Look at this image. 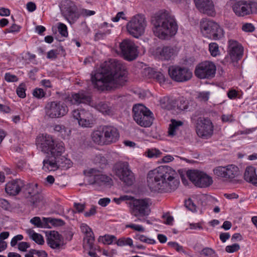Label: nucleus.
<instances>
[{"label": "nucleus", "instance_id": "1", "mask_svg": "<svg viewBox=\"0 0 257 257\" xmlns=\"http://www.w3.org/2000/svg\"><path fill=\"white\" fill-rule=\"evenodd\" d=\"M127 71L122 63L116 60L105 61L94 74L91 80L94 87L98 90H110L112 84L114 87L122 86L126 81Z\"/></svg>", "mask_w": 257, "mask_h": 257}, {"label": "nucleus", "instance_id": "2", "mask_svg": "<svg viewBox=\"0 0 257 257\" xmlns=\"http://www.w3.org/2000/svg\"><path fill=\"white\" fill-rule=\"evenodd\" d=\"M177 174L170 167L160 166L149 172L147 183L150 189L160 193L171 192L175 190L179 184L176 179Z\"/></svg>", "mask_w": 257, "mask_h": 257}, {"label": "nucleus", "instance_id": "3", "mask_svg": "<svg viewBox=\"0 0 257 257\" xmlns=\"http://www.w3.org/2000/svg\"><path fill=\"white\" fill-rule=\"evenodd\" d=\"M154 35L162 40L168 39L177 32L178 25L174 16L167 11L156 13L152 20Z\"/></svg>", "mask_w": 257, "mask_h": 257}, {"label": "nucleus", "instance_id": "4", "mask_svg": "<svg viewBox=\"0 0 257 257\" xmlns=\"http://www.w3.org/2000/svg\"><path fill=\"white\" fill-rule=\"evenodd\" d=\"M92 141L100 146L115 143L119 138V133L114 126L105 125L94 131L91 135Z\"/></svg>", "mask_w": 257, "mask_h": 257}, {"label": "nucleus", "instance_id": "5", "mask_svg": "<svg viewBox=\"0 0 257 257\" xmlns=\"http://www.w3.org/2000/svg\"><path fill=\"white\" fill-rule=\"evenodd\" d=\"M38 144L42 152L50 154L55 158L61 156L64 152L63 142L56 140L50 135H43Z\"/></svg>", "mask_w": 257, "mask_h": 257}, {"label": "nucleus", "instance_id": "6", "mask_svg": "<svg viewBox=\"0 0 257 257\" xmlns=\"http://www.w3.org/2000/svg\"><path fill=\"white\" fill-rule=\"evenodd\" d=\"M200 30L206 37L218 40L224 36L222 28L215 22L209 19L203 18L200 23Z\"/></svg>", "mask_w": 257, "mask_h": 257}, {"label": "nucleus", "instance_id": "7", "mask_svg": "<svg viewBox=\"0 0 257 257\" xmlns=\"http://www.w3.org/2000/svg\"><path fill=\"white\" fill-rule=\"evenodd\" d=\"M133 116L134 120L142 127H150L154 120L153 113L145 106L138 104L134 105Z\"/></svg>", "mask_w": 257, "mask_h": 257}, {"label": "nucleus", "instance_id": "8", "mask_svg": "<svg viewBox=\"0 0 257 257\" xmlns=\"http://www.w3.org/2000/svg\"><path fill=\"white\" fill-rule=\"evenodd\" d=\"M113 171L123 183L128 186L135 182L134 173L131 170L129 164L126 161H118L113 166Z\"/></svg>", "mask_w": 257, "mask_h": 257}, {"label": "nucleus", "instance_id": "9", "mask_svg": "<svg viewBox=\"0 0 257 257\" xmlns=\"http://www.w3.org/2000/svg\"><path fill=\"white\" fill-rule=\"evenodd\" d=\"M131 214L137 217L139 220L149 215L151 212V199L149 198L134 199L130 202Z\"/></svg>", "mask_w": 257, "mask_h": 257}, {"label": "nucleus", "instance_id": "10", "mask_svg": "<svg viewBox=\"0 0 257 257\" xmlns=\"http://www.w3.org/2000/svg\"><path fill=\"white\" fill-rule=\"evenodd\" d=\"M232 9L238 17L257 14V2L253 1H234L232 3Z\"/></svg>", "mask_w": 257, "mask_h": 257}, {"label": "nucleus", "instance_id": "11", "mask_svg": "<svg viewBox=\"0 0 257 257\" xmlns=\"http://www.w3.org/2000/svg\"><path fill=\"white\" fill-rule=\"evenodd\" d=\"M147 23L145 16L138 14L134 16L126 25V30L128 33L138 38L143 35Z\"/></svg>", "mask_w": 257, "mask_h": 257}, {"label": "nucleus", "instance_id": "12", "mask_svg": "<svg viewBox=\"0 0 257 257\" xmlns=\"http://www.w3.org/2000/svg\"><path fill=\"white\" fill-rule=\"evenodd\" d=\"M186 176L196 187L206 188L213 183L212 177L203 171L197 170H189L186 172Z\"/></svg>", "mask_w": 257, "mask_h": 257}, {"label": "nucleus", "instance_id": "13", "mask_svg": "<svg viewBox=\"0 0 257 257\" xmlns=\"http://www.w3.org/2000/svg\"><path fill=\"white\" fill-rule=\"evenodd\" d=\"M45 109L47 115L52 118L62 117L68 112L67 105L58 100L48 102Z\"/></svg>", "mask_w": 257, "mask_h": 257}, {"label": "nucleus", "instance_id": "14", "mask_svg": "<svg viewBox=\"0 0 257 257\" xmlns=\"http://www.w3.org/2000/svg\"><path fill=\"white\" fill-rule=\"evenodd\" d=\"M59 7L62 15L70 23H74L80 17L77 7L72 1L63 0Z\"/></svg>", "mask_w": 257, "mask_h": 257}, {"label": "nucleus", "instance_id": "15", "mask_svg": "<svg viewBox=\"0 0 257 257\" xmlns=\"http://www.w3.org/2000/svg\"><path fill=\"white\" fill-rule=\"evenodd\" d=\"M214 125L210 118L199 117L196 121V132L198 136L203 139H208L213 134Z\"/></svg>", "mask_w": 257, "mask_h": 257}, {"label": "nucleus", "instance_id": "16", "mask_svg": "<svg viewBox=\"0 0 257 257\" xmlns=\"http://www.w3.org/2000/svg\"><path fill=\"white\" fill-rule=\"evenodd\" d=\"M216 71V67L214 63L206 61L197 65L194 73L198 78L211 79L215 76Z\"/></svg>", "mask_w": 257, "mask_h": 257}, {"label": "nucleus", "instance_id": "17", "mask_svg": "<svg viewBox=\"0 0 257 257\" xmlns=\"http://www.w3.org/2000/svg\"><path fill=\"white\" fill-rule=\"evenodd\" d=\"M168 73L171 78L177 82H186L192 77V72L188 68L173 66L169 68Z\"/></svg>", "mask_w": 257, "mask_h": 257}, {"label": "nucleus", "instance_id": "18", "mask_svg": "<svg viewBox=\"0 0 257 257\" xmlns=\"http://www.w3.org/2000/svg\"><path fill=\"white\" fill-rule=\"evenodd\" d=\"M72 115L82 127H91L95 123L93 114L84 109H74L72 112Z\"/></svg>", "mask_w": 257, "mask_h": 257}, {"label": "nucleus", "instance_id": "19", "mask_svg": "<svg viewBox=\"0 0 257 257\" xmlns=\"http://www.w3.org/2000/svg\"><path fill=\"white\" fill-rule=\"evenodd\" d=\"M119 48L125 60L132 61L138 57L137 47L133 41L124 39L120 43Z\"/></svg>", "mask_w": 257, "mask_h": 257}, {"label": "nucleus", "instance_id": "20", "mask_svg": "<svg viewBox=\"0 0 257 257\" xmlns=\"http://www.w3.org/2000/svg\"><path fill=\"white\" fill-rule=\"evenodd\" d=\"M228 52L230 59V62H237L240 60L243 54V48L237 41L230 40L228 41Z\"/></svg>", "mask_w": 257, "mask_h": 257}, {"label": "nucleus", "instance_id": "21", "mask_svg": "<svg viewBox=\"0 0 257 257\" xmlns=\"http://www.w3.org/2000/svg\"><path fill=\"white\" fill-rule=\"evenodd\" d=\"M91 98L89 95L82 92L72 94L64 98V101L68 104H74L80 103L88 104L91 102Z\"/></svg>", "mask_w": 257, "mask_h": 257}, {"label": "nucleus", "instance_id": "22", "mask_svg": "<svg viewBox=\"0 0 257 257\" xmlns=\"http://www.w3.org/2000/svg\"><path fill=\"white\" fill-rule=\"evenodd\" d=\"M24 182L21 179L9 181L6 184L5 191L10 196H16L22 190Z\"/></svg>", "mask_w": 257, "mask_h": 257}, {"label": "nucleus", "instance_id": "23", "mask_svg": "<svg viewBox=\"0 0 257 257\" xmlns=\"http://www.w3.org/2000/svg\"><path fill=\"white\" fill-rule=\"evenodd\" d=\"M197 9L201 12L208 16L214 13V5L211 0H194Z\"/></svg>", "mask_w": 257, "mask_h": 257}, {"label": "nucleus", "instance_id": "24", "mask_svg": "<svg viewBox=\"0 0 257 257\" xmlns=\"http://www.w3.org/2000/svg\"><path fill=\"white\" fill-rule=\"evenodd\" d=\"M48 245L53 249H60L63 244V238L58 232L51 231L47 238Z\"/></svg>", "mask_w": 257, "mask_h": 257}, {"label": "nucleus", "instance_id": "25", "mask_svg": "<svg viewBox=\"0 0 257 257\" xmlns=\"http://www.w3.org/2000/svg\"><path fill=\"white\" fill-rule=\"evenodd\" d=\"M155 56L162 60H169L174 55L175 50L170 46L157 47L155 52Z\"/></svg>", "mask_w": 257, "mask_h": 257}, {"label": "nucleus", "instance_id": "26", "mask_svg": "<svg viewBox=\"0 0 257 257\" xmlns=\"http://www.w3.org/2000/svg\"><path fill=\"white\" fill-rule=\"evenodd\" d=\"M244 179L246 182L257 186V174L254 167L249 166L246 168L244 173Z\"/></svg>", "mask_w": 257, "mask_h": 257}, {"label": "nucleus", "instance_id": "27", "mask_svg": "<svg viewBox=\"0 0 257 257\" xmlns=\"http://www.w3.org/2000/svg\"><path fill=\"white\" fill-rule=\"evenodd\" d=\"M239 174V168L234 165H228L226 166L225 180L229 181L236 182L235 179Z\"/></svg>", "mask_w": 257, "mask_h": 257}, {"label": "nucleus", "instance_id": "28", "mask_svg": "<svg viewBox=\"0 0 257 257\" xmlns=\"http://www.w3.org/2000/svg\"><path fill=\"white\" fill-rule=\"evenodd\" d=\"M112 181L110 177L100 173L98 175H95V177H93L90 181L92 184H97L99 186L110 184Z\"/></svg>", "mask_w": 257, "mask_h": 257}, {"label": "nucleus", "instance_id": "29", "mask_svg": "<svg viewBox=\"0 0 257 257\" xmlns=\"http://www.w3.org/2000/svg\"><path fill=\"white\" fill-rule=\"evenodd\" d=\"M95 108L105 115H112L113 111L110 106L104 102H100L95 104Z\"/></svg>", "mask_w": 257, "mask_h": 257}, {"label": "nucleus", "instance_id": "30", "mask_svg": "<svg viewBox=\"0 0 257 257\" xmlns=\"http://www.w3.org/2000/svg\"><path fill=\"white\" fill-rule=\"evenodd\" d=\"M54 160H50L49 159H45L43 161V169L46 172L54 171L57 169L58 167L57 165V158H54Z\"/></svg>", "mask_w": 257, "mask_h": 257}, {"label": "nucleus", "instance_id": "31", "mask_svg": "<svg viewBox=\"0 0 257 257\" xmlns=\"http://www.w3.org/2000/svg\"><path fill=\"white\" fill-rule=\"evenodd\" d=\"M148 71L149 77L156 79L160 84H163L166 81V78L162 73L155 71L152 69H148Z\"/></svg>", "mask_w": 257, "mask_h": 257}, {"label": "nucleus", "instance_id": "32", "mask_svg": "<svg viewBox=\"0 0 257 257\" xmlns=\"http://www.w3.org/2000/svg\"><path fill=\"white\" fill-rule=\"evenodd\" d=\"M23 192L24 195L27 198H30L33 196L34 194L38 193L37 189L35 187L33 184H27L24 186L22 188Z\"/></svg>", "mask_w": 257, "mask_h": 257}, {"label": "nucleus", "instance_id": "33", "mask_svg": "<svg viewBox=\"0 0 257 257\" xmlns=\"http://www.w3.org/2000/svg\"><path fill=\"white\" fill-rule=\"evenodd\" d=\"M29 199L31 205L34 207H39L43 204V197L38 192L34 194Z\"/></svg>", "mask_w": 257, "mask_h": 257}, {"label": "nucleus", "instance_id": "34", "mask_svg": "<svg viewBox=\"0 0 257 257\" xmlns=\"http://www.w3.org/2000/svg\"><path fill=\"white\" fill-rule=\"evenodd\" d=\"M93 161L95 164L99 165L101 168H103L108 164V161L106 158L100 154L96 155Z\"/></svg>", "mask_w": 257, "mask_h": 257}, {"label": "nucleus", "instance_id": "35", "mask_svg": "<svg viewBox=\"0 0 257 257\" xmlns=\"http://www.w3.org/2000/svg\"><path fill=\"white\" fill-rule=\"evenodd\" d=\"M182 124L183 122L181 121H177L175 119H172L171 123L170 124L169 127V136H175L176 134V130L178 128V127L182 125Z\"/></svg>", "mask_w": 257, "mask_h": 257}, {"label": "nucleus", "instance_id": "36", "mask_svg": "<svg viewBox=\"0 0 257 257\" xmlns=\"http://www.w3.org/2000/svg\"><path fill=\"white\" fill-rule=\"evenodd\" d=\"M30 222L39 228H47V222L44 220V217L41 220L40 217H34L30 220Z\"/></svg>", "mask_w": 257, "mask_h": 257}, {"label": "nucleus", "instance_id": "37", "mask_svg": "<svg viewBox=\"0 0 257 257\" xmlns=\"http://www.w3.org/2000/svg\"><path fill=\"white\" fill-rule=\"evenodd\" d=\"M25 257H47L48 254L44 250H39L34 249H31L29 253L25 255Z\"/></svg>", "mask_w": 257, "mask_h": 257}, {"label": "nucleus", "instance_id": "38", "mask_svg": "<svg viewBox=\"0 0 257 257\" xmlns=\"http://www.w3.org/2000/svg\"><path fill=\"white\" fill-rule=\"evenodd\" d=\"M44 220L47 221V228L49 227V223H51L54 226H62L65 224V222L61 219L53 218L51 217H44Z\"/></svg>", "mask_w": 257, "mask_h": 257}, {"label": "nucleus", "instance_id": "39", "mask_svg": "<svg viewBox=\"0 0 257 257\" xmlns=\"http://www.w3.org/2000/svg\"><path fill=\"white\" fill-rule=\"evenodd\" d=\"M54 130L60 133L64 137L69 136L71 133V131L62 124L56 125L54 127Z\"/></svg>", "mask_w": 257, "mask_h": 257}, {"label": "nucleus", "instance_id": "40", "mask_svg": "<svg viewBox=\"0 0 257 257\" xmlns=\"http://www.w3.org/2000/svg\"><path fill=\"white\" fill-rule=\"evenodd\" d=\"M209 51L213 57H216L220 55L218 45L216 43H211L208 46Z\"/></svg>", "mask_w": 257, "mask_h": 257}, {"label": "nucleus", "instance_id": "41", "mask_svg": "<svg viewBox=\"0 0 257 257\" xmlns=\"http://www.w3.org/2000/svg\"><path fill=\"white\" fill-rule=\"evenodd\" d=\"M176 106L177 109L184 110L188 108V102L184 97H180L176 101Z\"/></svg>", "mask_w": 257, "mask_h": 257}, {"label": "nucleus", "instance_id": "42", "mask_svg": "<svg viewBox=\"0 0 257 257\" xmlns=\"http://www.w3.org/2000/svg\"><path fill=\"white\" fill-rule=\"evenodd\" d=\"M226 166H218L215 167L213 171L217 177L224 178L225 179Z\"/></svg>", "mask_w": 257, "mask_h": 257}, {"label": "nucleus", "instance_id": "43", "mask_svg": "<svg viewBox=\"0 0 257 257\" xmlns=\"http://www.w3.org/2000/svg\"><path fill=\"white\" fill-rule=\"evenodd\" d=\"M145 153L146 156L150 158L159 157L161 154L160 151L157 149H148Z\"/></svg>", "mask_w": 257, "mask_h": 257}, {"label": "nucleus", "instance_id": "44", "mask_svg": "<svg viewBox=\"0 0 257 257\" xmlns=\"http://www.w3.org/2000/svg\"><path fill=\"white\" fill-rule=\"evenodd\" d=\"M135 238L140 240L141 241L146 242L148 244H153L156 241L154 239L149 238L143 234H137L135 236Z\"/></svg>", "mask_w": 257, "mask_h": 257}, {"label": "nucleus", "instance_id": "45", "mask_svg": "<svg viewBox=\"0 0 257 257\" xmlns=\"http://www.w3.org/2000/svg\"><path fill=\"white\" fill-rule=\"evenodd\" d=\"M94 241V236L93 234L86 235L84 238V242L86 243L90 249H93Z\"/></svg>", "mask_w": 257, "mask_h": 257}, {"label": "nucleus", "instance_id": "46", "mask_svg": "<svg viewBox=\"0 0 257 257\" xmlns=\"http://www.w3.org/2000/svg\"><path fill=\"white\" fill-rule=\"evenodd\" d=\"M111 32L110 30H107L106 31L99 30L95 34L94 39L96 41L99 40L101 39H103L108 34H109Z\"/></svg>", "mask_w": 257, "mask_h": 257}, {"label": "nucleus", "instance_id": "47", "mask_svg": "<svg viewBox=\"0 0 257 257\" xmlns=\"http://www.w3.org/2000/svg\"><path fill=\"white\" fill-rule=\"evenodd\" d=\"M26 86L24 83H21L17 88L16 92L19 97L24 98L26 97Z\"/></svg>", "mask_w": 257, "mask_h": 257}, {"label": "nucleus", "instance_id": "48", "mask_svg": "<svg viewBox=\"0 0 257 257\" xmlns=\"http://www.w3.org/2000/svg\"><path fill=\"white\" fill-rule=\"evenodd\" d=\"M184 205L188 210L192 212H196L197 211V207L191 199L185 200Z\"/></svg>", "mask_w": 257, "mask_h": 257}, {"label": "nucleus", "instance_id": "49", "mask_svg": "<svg viewBox=\"0 0 257 257\" xmlns=\"http://www.w3.org/2000/svg\"><path fill=\"white\" fill-rule=\"evenodd\" d=\"M32 238L33 240H34L37 243L42 245L44 243V240L42 235L34 232L32 235Z\"/></svg>", "mask_w": 257, "mask_h": 257}, {"label": "nucleus", "instance_id": "50", "mask_svg": "<svg viewBox=\"0 0 257 257\" xmlns=\"http://www.w3.org/2000/svg\"><path fill=\"white\" fill-rule=\"evenodd\" d=\"M58 29L59 33L63 37H66L68 36L67 28L66 26L63 23H59Z\"/></svg>", "mask_w": 257, "mask_h": 257}, {"label": "nucleus", "instance_id": "51", "mask_svg": "<svg viewBox=\"0 0 257 257\" xmlns=\"http://www.w3.org/2000/svg\"><path fill=\"white\" fill-rule=\"evenodd\" d=\"M240 249V245L237 243L227 245L225 247V251L229 253L236 252Z\"/></svg>", "mask_w": 257, "mask_h": 257}, {"label": "nucleus", "instance_id": "52", "mask_svg": "<svg viewBox=\"0 0 257 257\" xmlns=\"http://www.w3.org/2000/svg\"><path fill=\"white\" fill-rule=\"evenodd\" d=\"M33 94L35 97L40 99L45 96L46 93L42 88H35L33 91Z\"/></svg>", "mask_w": 257, "mask_h": 257}, {"label": "nucleus", "instance_id": "53", "mask_svg": "<svg viewBox=\"0 0 257 257\" xmlns=\"http://www.w3.org/2000/svg\"><path fill=\"white\" fill-rule=\"evenodd\" d=\"M209 92H200L198 93L197 98L199 101L206 102L209 98Z\"/></svg>", "mask_w": 257, "mask_h": 257}, {"label": "nucleus", "instance_id": "54", "mask_svg": "<svg viewBox=\"0 0 257 257\" xmlns=\"http://www.w3.org/2000/svg\"><path fill=\"white\" fill-rule=\"evenodd\" d=\"M21 26L15 24H13L10 28L5 30L6 33H18L20 31Z\"/></svg>", "mask_w": 257, "mask_h": 257}, {"label": "nucleus", "instance_id": "55", "mask_svg": "<svg viewBox=\"0 0 257 257\" xmlns=\"http://www.w3.org/2000/svg\"><path fill=\"white\" fill-rule=\"evenodd\" d=\"M79 14L80 16L83 17H88L94 15L95 14V12L94 11H91L85 9H82L80 10Z\"/></svg>", "mask_w": 257, "mask_h": 257}, {"label": "nucleus", "instance_id": "56", "mask_svg": "<svg viewBox=\"0 0 257 257\" xmlns=\"http://www.w3.org/2000/svg\"><path fill=\"white\" fill-rule=\"evenodd\" d=\"M215 250L210 247H205L201 250L200 254L206 256H208L215 253Z\"/></svg>", "mask_w": 257, "mask_h": 257}, {"label": "nucleus", "instance_id": "57", "mask_svg": "<svg viewBox=\"0 0 257 257\" xmlns=\"http://www.w3.org/2000/svg\"><path fill=\"white\" fill-rule=\"evenodd\" d=\"M5 79L6 81L10 82H17L18 80V78L15 75L11 74L10 73H6L5 75Z\"/></svg>", "mask_w": 257, "mask_h": 257}, {"label": "nucleus", "instance_id": "58", "mask_svg": "<svg viewBox=\"0 0 257 257\" xmlns=\"http://www.w3.org/2000/svg\"><path fill=\"white\" fill-rule=\"evenodd\" d=\"M127 228H131L135 230L140 231V232H144L145 231V228L144 227L141 225H138L135 224H130L128 225H127L126 226Z\"/></svg>", "mask_w": 257, "mask_h": 257}, {"label": "nucleus", "instance_id": "59", "mask_svg": "<svg viewBox=\"0 0 257 257\" xmlns=\"http://www.w3.org/2000/svg\"><path fill=\"white\" fill-rule=\"evenodd\" d=\"M80 228L81 231L86 234H93V232L91 229L86 224L83 223L80 226Z\"/></svg>", "mask_w": 257, "mask_h": 257}, {"label": "nucleus", "instance_id": "60", "mask_svg": "<svg viewBox=\"0 0 257 257\" xmlns=\"http://www.w3.org/2000/svg\"><path fill=\"white\" fill-rule=\"evenodd\" d=\"M242 30L246 32H252L254 30V27L252 24L246 23L242 27Z\"/></svg>", "mask_w": 257, "mask_h": 257}, {"label": "nucleus", "instance_id": "61", "mask_svg": "<svg viewBox=\"0 0 257 257\" xmlns=\"http://www.w3.org/2000/svg\"><path fill=\"white\" fill-rule=\"evenodd\" d=\"M30 247V244L27 242H21L18 244V249L22 251H26Z\"/></svg>", "mask_w": 257, "mask_h": 257}, {"label": "nucleus", "instance_id": "62", "mask_svg": "<svg viewBox=\"0 0 257 257\" xmlns=\"http://www.w3.org/2000/svg\"><path fill=\"white\" fill-rule=\"evenodd\" d=\"M23 238V236L22 234H18L15 236L11 240V245L12 247L15 246L18 243V241L22 240Z\"/></svg>", "mask_w": 257, "mask_h": 257}, {"label": "nucleus", "instance_id": "63", "mask_svg": "<svg viewBox=\"0 0 257 257\" xmlns=\"http://www.w3.org/2000/svg\"><path fill=\"white\" fill-rule=\"evenodd\" d=\"M0 207L5 210H8L11 207V205L7 200L0 198Z\"/></svg>", "mask_w": 257, "mask_h": 257}, {"label": "nucleus", "instance_id": "64", "mask_svg": "<svg viewBox=\"0 0 257 257\" xmlns=\"http://www.w3.org/2000/svg\"><path fill=\"white\" fill-rule=\"evenodd\" d=\"M58 53L56 50H51L47 53V58L50 59H55L57 57Z\"/></svg>", "mask_w": 257, "mask_h": 257}]
</instances>
